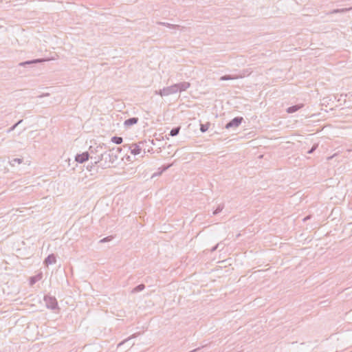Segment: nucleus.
I'll return each instance as SVG.
<instances>
[{
    "instance_id": "c756f323",
    "label": "nucleus",
    "mask_w": 352,
    "mask_h": 352,
    "mask_svg": "<svg viewBox=\"0 0 352 352\" xmlns=\"http://www.w3.org/2000/svg\"><path fill=\"white\" fill-rule=\"evenodd\" d=\"M351 352H352V351Z\"/></svg>"
},
{
    "instance_id": "423d86ee",
    "label": "nucleus",
    "mask_w": 352,
    "mask_h": 352,
    "mask_svg": "<svg viewBox=\"0 0 352 352\" xmlns=\"http://www.w3.org/2000/svg\"><path fill=\"white\" fill-rule=\"evenodd\" d=\"M47 60V59H46V58H36V59H33L31 60H27V61L19 63V67H26L28 65H34L36 63H43Z\"/></svg>"
},
{
    "instance_id": "a211bd4d",
    "label": "nucleus",
    "mask_w": 352,
    "mask_h": 352,
    "mask_svg": "<svg viewBox=\"0 0 352 352\" xmlns=\"http://www.w3.org/2000/svg\"><path fill=\"white\" fill-rule=\"evenodd\" d=\"M145 288V285L144 284H140L137 285L131 291L132 293H137L142 292Z\"/></svg>"
},
{
    "instance_id": "5701e85b",
    "label": "nucleus",
    "mask_w": 352,
    "mask_h": 352,
    "mask_svg": "<svg viewBox=\"0 0 352 352\" xmlns=\"http://www.w3.org/2000/svg\"><path fill=\"white\" fill-rule=\"evenodd\" d=\"M223 208H224L223 204H219L217 206V208L212 212V214L213 215L218 214L219 212H221L223 210Z\"/></svg>"
},
{
    "instance_id": "9d476101",
    "label": "nucleus",
    "mask_w": 352,
    "mask_h": 352,
    "mask_svg": "<svg viewBox=\"0 0 352 352\" xmlns=\"http://www.w3.org/2000/svg\"><path fill=\"white\" fill-rule=\"evenodd\" d=\"M138 118L137 117H133V118H130L129 119H126L124 122V125L125 127H130L135 124H137L138 122Z\"/></svg>"
},
{
    "instance_id": "39448f33",
    "label": "nucleus",
    "mask_w": 352,
    "mask_h": 352,
    "mask_svg": "<svg viewBox=\"0 0 352 352\" xmlns=\"http://www.w3.org/2000/svg\"><path fill=\"white\" fill-rule=\"evenodd\" d=\"M243 120V118L242 117H235L226 124L225 128L227 129H229L231 128L235 129V128L238 127L241 124Z\"/></svg>"
},
{
    "instance_id": "1a4fd4ad",
    "label": "nucleus",
    "mask_w": 352,
    "mask_h": 352,
    "mask_svg": "<svg viewBox=\"0 0 352 352\" xmlns=\"http://www.w3.org/2000/svg\"><path fill=\"white\" fill-rule=\"evenodd\" d=\"M175 86L177 87V92H182L188 89L190 87V83L188 82H182L176 83Z\"/></svg>"
},
{
    "instance_id": "a878e982",
    "label": "nucleus",
    "mask_w": 352,
    "mask_h": 352,
    "mask_svg": "<svg viewBox=\"0 0 352 352\" xmlns=\"http://www.w3.org/2000/svg\"><path fill=\"white\" fill-rule=\"evenodd\" d=\"M113 239V236H107V237H104L102 239H101L100 241V243H105V242H108V241H111Z\"/></svg>"
},
{
    "instance_id": "6e6552de",
    "label": "nucleus",
    "mask_w": 352,
    "mask_h": 352,
    "mask_svg": "<svg viewBox=\"0 0 352 352\" xmlns=\"http://www.w3.org/2000/svg\"><path fill=\"white\" fill-rule=\"evenodd\" d=\"M143 144L144 143L142 142H139V144H133L131 146H129V148L131 150V153L136 155L140 153L142 151V148L140 147V144Z\"/></svg>"
},
{
    "instance_id": "9b49d317",
    "label": "nucleus",
    "mask_w": 352,
    "mask_h": 352,
    "mask_svg": "<svg viewBox=\"0 0 352 352\" xmlns=\"http://www.w3.org/2000/svg\"><path fill=\"white\" fill-rule=\"evenodd\" d=\"M56 262V256L54 254H49L47 258L44 261V264L45 265H49L54 264Z\"/></svg>"
},
{
    "instance_id": "20e7f679",
    "label": "nucleus",
    "mask_w": 352,
    "mask_h": 352,
    "mask_svg": "<svg viewBox=\"0 0 352 352\" xmlns=\"http://www.w3.org/2000/svg\"><path fill=\"white\" fill-rule=\"evenodd\" d=\"M44 301L48 309L54 310L58 308V302L55 297L46 295L44 296Z\"/></svg>"
},
{
    "instance_id": "f257e3e1",
    "label": "nucleus",
    "mask_w": 352,
    "mask_h": 352,
    "mask_svg": "<svg viewBox=\"0 0 352 352\" xmlns=\"http://www.w3.org/2000/svg\"><path fill=\"white\" fill-rule=\"evenodd\" d=\"M122 151V148L118 147L116 149L113 148L111 150L104 149L101 158L102 159V162H101V165H98V167L102 168H109L111 164L116 162L118 158V153Z\"/></svg>"
},
{
    "instance_id": "b1692460",
    "label": "nucleus",
    "mask_w": 352,
    "mask_h": 352,
    "mask_svg": "<svg viewBox=\"0 0 352 352\" xmlns=\"http://www.w3.org/2000/svg\"><path fill=\"white\" fill-rule=\"evenodd\" d=\"M137 336V334L135 333V334H133L131 336L129 337L128 338L125 339L124 340H123L122 342H120L118 344V347H120L121 345L124 344V343L127 342L129 340H130L132 338H134Z\"/></svg>"
},
{
    "instance_id": "7ed1b4c3",
    "label": "nucleus",
    "mask_w": 352,
    "mask_h": 352,
    "mask_svg": "<svg viewBox=\"0 0 352 352\" xmlns=\"http://www.w3.org/2000/svg\"><path fill=\"white\" fill-rule=\"evenodd\" d=\"M176 93H177V87L175 86V84L169 87H164L163 89L155 91L156 94H158L162 97L167 96Z\"/></svg>"
},
{
    "instance_id": "6ab92c4d",
    "label": "nucleus",
    "mask_w": 352,
    "mask_h": 352,
    "mask_svg": "<svg viewBox=\"0 0 352 352\" xmlns=\"http://www.w3.org/2000/svg\"><path fill=\"white\" fill-rule=\"evenodd\" d=\"M179 131H180L179 126L174 127L170 130V131L169 133V135L173 136V137L176 136L179 134Z\"/></svg>"
},
{
    "instance_id": "412c9836",
    "label": "nucleus",
    "mask_w": 352,
    "mask_h": 352,
    "mask_svg": "<svg viewBox=\"0 0 352 352\" xmlns=\"http://www.w3.org/2000/svg\"><path fill=\"white\" fill-rule=\"evenodd\" d=\"M209 126H210L209 122H207L206 124H200V131L202 133L206 132L208 130Z\"/></svg>"
},
{
    "instance_id": "ddd939ff",
    "label": "nucleus",
    "mask_w": 352,
    "mask_h": 352,
    "mask_svg": "<svg viewBox=\"0 0 352 352\" xmlns=\"http://www.w3.org/2000/svg\"><path fill=\"white\" fill-rule=\"evenodd\" d=\"M303 107V104H296V105H293V106H291L289 107H288L286 110V111L288 113H293L297 111H298L300 109H301L302 107Z\"/></svg>"
},
{
    "instance_id": "f8f14e48",
    "label": "nucleus",
    "mask_w": 352,
    "mask_h": 352,
    "mask_svg": "<svg viewBox=\"0 0 352 352\" xmlns=\"http://www.w3.org/2000/svg\"><path fill=\"white\" fill-rule=\"evenodd\" d=\"M171 166H172V164L163 165L162 167L158 168V170H159L158 172L153 173V175H152V178L161 175L162 174V173H164V171L168 170Z\"/></svg>"
},
{
    "instance_id": "aec40b11",
    "label": "nucleus",
    "mask_w": 352,
    "mask_h": 352,
    "mask_svg": "<svg viewBox=\"0 0 352 352\" xmlns=\"http://www.w3.org/2000/svg\"><path fill=\"white\" fill-rule=\"evenodd\" d=\"M123 141L122 137L113 136L111 138V142L116 144H120Z\"/></svg>"
},
{
    "instance_id": "cd10ccee",
    "label": "nucleus",
    "mask_w": 352,
    "mask_h": 352,
    "mask_svg": "<svg viewBox=\"0 0 352 352\" xmlns=\"http://www.w3.org/2000/svg\"><path fill=\"white\" fill-rule=\"evenodd\" d=\"M219 245H220L219 243H217L216 245H214V247H212V249L210 250V251H211L212 252H213L216 251V250L219 248Z\"/></svg>"
},
{
    "instance_id": "0eeeda50",
    "label": "nucleus",
    "mask_w": 352,
    "mask_h": 352,
    "mask_svg": "<svg viewBox=\"0 0 352 352\" xmlns=\"http://www.w3.org/2000/svg\"><path fill=\"white\" fill-rule=\"evenodd\" d=\"M89 159V153L88 151L84 152L80 154H77L75 157V160L78 163H83Z\"/></svg>"
},
{
    "instance_id": "f3484780",
    "label": "nucleus",
    "mask_w": 352,
    "mask_h": 352,
    "mask_svg": "<svg viewBox=\"0 0 352 352\" xmlns=\"http://www.w3.org/2000/svg\"><path fill=\"white\" fill-rule=\"evenodd\" d=\"M41 277H42L41 274H38V275L30 277V285H33L34 284H35L38 280H39L41 278Z\"/></svg>"
},
{
    "instance_id": "bb28decb",
    "label": "nucleus",
    "mask_w": 352,
    "mask_h": 352,
    "mask_svg": "<svg viewBox=\"0 0 352 352\" xmlns=\"http://www.w3.org/2000/svg\"><path fill=\"white\" fill-rule=\"evenodd\" d=\"M318 145L317 144H315L312 146V147L308 151V153L309 154H311L313 153L316 150V148H318Z\"/></svg>"
},
{
    "instance_id": "393cba45",
    "label": "nucleus",
    "mask_w": 352,
    "mask_h": 352,
    "mask_svg": "<svg viewBox=\"0 0 352 352\" xmlns=\"http://www.w3.org/2000/svg\"><path fill=\"white\" fill-rule=\"evenodd\" d=\"M22 122H23V120H20L19 121H18L16 124H14L13 126H12L10 129H8L7 133H9L12 132V131H14L15 129V128L19 124H20Z\"/></svg>"
},
{
    "instance_id": "dca6fc26",
    "label": "nucleus",
    "mask_w": 352,
    "mask_h": 352,
    "mask_svg": "<svg viewBox=\"0 0 352 352\" xmlns=\"http://www.w3.org/2000/svg\"><path fill=\"white\" fill-rule=\"evenodd\" d=\"M157 23L158 25H164V26H166L167 28H173V29H178L180 27L179 25H174V24H171V23H166V22L159 21Z\"/></svg>"
},
{
    "instance_id": "4468645a",
    "label": "nucleus",
    "mask_w": 352,
    "mask_h": 352,
    "mask_svg": "<svg viewBox=\"0 0 352 352\" xmlns=\"http://www.w3.org/2000/svg\"><path fill=\"white\" fill-rule=\"evenodd\" d=\"M89 158L91 159V162L92 165H94V166L101 165V162H102V159L100 157H96L95 155H91V157H89Z\"/></svg>"
},
{
    "instance_id": "c85d7f7f",
    "label": "nucleus",
    "mask_w": 352,
    "mask_h": 352,
    "mask_svg": "<svg viewBox=\"0 0 352 352\" xmlns=\"http://www.w3.org/2000/svg\"><path fill=\"white\" fill-rule=\"evenodd\" d=\"M310 217H310V215H308V216H307L306 217H305V218L303 219V221H306L307 220L309 219H310Z\"/></svg>"
},
{
    "instance_id": "4be33fe9",
    "label": "nucleus",
    "mask_w": 352,
    "mask_h": 352,
    "mask_svg": "<svg viewBox=\"0 0 352 352\" xmlns=\"http://www.w3.org/2000/svg\"><path fill=\"white\" fill-rule=\"evenodd\" d=\"M23 162V159H21V158H13L12 160H11L10 161V164L12 166H14L15 165V164H21Z\"/></svg>"
},
{
    "instance_id": "2eb2a0df",
    "label": "nucleus",
    "mask_w": 352,
    "mask_h": 352,
    "mask_svg": "<svg viewBox=\"0 0 352 352\" xmlns=\"http://www.w3.org/2000/svg\"><path fill=\"white\" fill-rule=\"evenodd\" d=\"M239 78H242V76H236V75H224V76H222L221 78H220V80L221 81H223V80H234V79H237Z\"/></svg>"
},
{
    "instance_id": "f03ea898",
    "label": "nucleus",
    "mask_w": 352,
    "mask_h": 352,
    "mask_svg": "<svg viewBox=\"0 0 352 352\" xmlns=\"http://www.w3.org/2000/svg\"><path fill=\"white\" fill-rule=\"evenodd\" d=\"M106 149V145L104 144H96L91 145L89 148L88 153H89V157L91 155H95L96 157H100L103 154V152Z\"/></svg>"
}]
</instances>
